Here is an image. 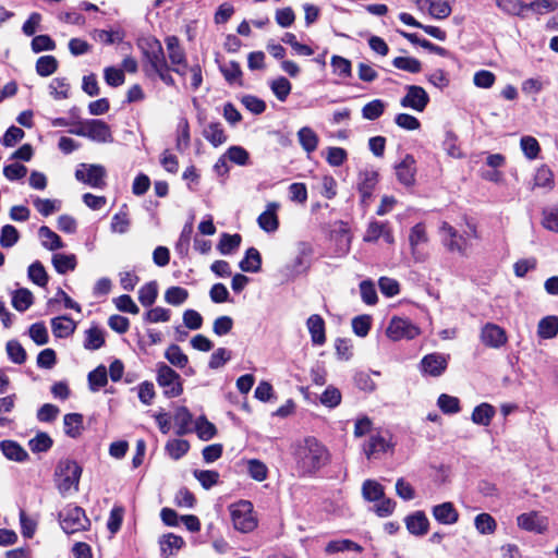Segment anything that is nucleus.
<instances>
[{
	"instance_id": "1",
	"label": "nucleus",
	"mask_w": 558,
	"mask_h": 558,
	"mask_svg": "<svg viewBox=\"0 0 558 558\" xmlns=\"http://www.w3.org/2000/svg\"><path fill=\"white\" fill-rule=\"evenodd\" d=\"M294 460L298 470L303 475H312L328 464L330 453L315 437H306L294 448Z\"/></svg>"
},
{
	"instance_id": "2",
	"label": "nucleus",
	"mask_w": 558,
	"mask_h": 558,
	"mask_svg": "<svg viewBox=\"0 0 558 558\" xmlns=\"http://www.w3.org/2000/svg\"><path fill=\"white\" fill-rule=\"evenodd\" d=\"M59 521L62 530L66 534L85 531L90 525V521L86 517L84 509L74 505H68L59 512Z\"/></svg>"
},
{
	"instance_id": "3",
	"label": "nucleus",
	"mask_w": 558,
	"mask_h": 558,
	"mask_svg": "<svg viewBox=\"0 0 558 558\" xmlns=\"http://www.w3.org/2000/svg\"><path fill=\"white\" fill-rule=\"evenodd\" d=\"M144 54L143 70L147 76H151L156 70L163 69L167 60L161 43L156 38H147L141 45Z\"/></svg>"
},
{
	"instance_id": "4",
	"label": "nucleus",
	"mask_w": 558,
	"mask_h": 558,
	"mask_svg": "<svg viewBox=\"0 0 558 558\" xmlns=\"http://www.w3.org/2000/svg\"><path fill=\"white\" fill-rule=\"evenodd\" d=\"M230 514L235 530L248 533L257 526L253 505L248 500H240L230 506Z\"/></svg>"
},
{
	"instance_id": "5",
	"label": "nucleus",
	"mask_w": 558,
	"mask_h": 558,
	"mask_svg": "<svg viewBox=\"0 0 558 558\" xmlns=\"http://www.w3.org/2000/svg\"><path fill=\"white\" fill-rule=\"evenodd\" d=\"M82 468L73 460H62L58 463L56 475L59 477L58 488L62 495L71 488L78 489Z\"/></svg>"
},
{
	"instance_id": "6",
	"label": "nucleus",
	"mask_w": 558,
	"mask_h": 558,
	"mask_svg": "<svg viewBox=\"0 0 558 558\" xmlns=\"http://www.w3.org/2000/svg\"><path fill=\"white\" fill-rule=\"evenodd\" d=\"M439 232L441 243L448 252L457 253L462 257L469 256L470 243L468 239L460 234L450 223L447 221L441 222Z\"/></svg>"
},
{
	"instance_id": "7",
	"label": "nucleus",
	"mask_w": 558,
	"mask_h": 558,
	"mask_svg": "<svg viewBox=\"0 0 558 558\" xmlns=\"http://www.w3.org/2000/svg\"><path fill=\"white\" fill-rule=\"evenodd\" d=\"M157 383L168 398L179 397L183 392L180 375L165 363L157 365Z\"/></svg>"
},
{
	"instance_id": "8",
	"label": "nucleus",
	"mask_w": 558,
	"mask_h": 558,
	"mask_svg": "<svg viewBox=\"0 0 558 558\" xmlns=\"http://www.w3.org/2000/svg\"><path fill=\"white\" fill-rule=\"evenodd\" d=\"M106 175L107 171L101 165L81 163L75 171L77 181L94 189H102L106 186Z\"/></svg>"
},
{
	"instance_id": "9",
	"label": "nucleus",
	"mask_w": 558,
	"mask_h": 558,
	"mask_svg": "<svg viewBox=\"0 0 558 558\" xmlns=\"http://www.w3.org/2000/svg\"><path fill=\"white\" fill-rule=\"evenodd\" d=\"M428 243V235L423 223H416L410 229L409 244L412 258L415 263H424L428 258L425 245Z\"/></svg>"
},
{
	"instance_id": "10",
	"label": "nucleus",
	"mask_w": 558,
	"mask_h": 558,
	"mask_svg": "<svg viewBox=\"0 0 558 558\" xmlns=\"http://www.w3.org/2000/svg\"><path fill=\"white\" fill-rule=\"evenodd\" d=\"M420 333V329L408 318L393 316L386 329L387 337L392 341L402 339H414Z\"/></svg>"
},
{
	"instance_id": "11",
	"label": "nucleus",
	"mask_w": 558,
	"mask_h": 558,
	"mask_svg": "<svg viewBox=\"0 0 558 558\" xmlns=\"http://www.w3.org/2000/svg\"><path fill=\"white\" fill-rule=\"evenodd\" d=\"M407 94L401 98L400 105L403 108H411L422 112L429 102V96L425 89L417 85H407Z\"/></svg>"
},
{
	"instance_id": "12",
	"label": "nucleus",
	"mask_w": 558,
	"mask_h": 558,
	"mask_svg": "<svg viewBox=\"0 0 558 558\" xmlns=\"http://www.w3.org/2000/svg\"><path fill=\"white\" fill-rule=\"evenodd\" d=\"M393 168L399 183L407 187L415 184L416 160L413 155L405 154L401 161L397 162Z\"/></svg>"
},
{
	"instance_id": "13",
	"label": "nucleus",
	"mask_w": 558,
	"mask_h": 558,
	"mask_svg": "<svg viewBox=\"0 0 558 558\" xmlns=\"http://www.w3.org/2000/svg\"><path fill=\"white\" fill-rule=\"evenodd\" d=\"M448 357L440 353L425 355L421 361L422 373L433 377L440 376L447 368Z\"/></svg>"
},
{
	"instance_id": "14",
	"label": "nucleus",
	"mask_w": 558,
	"mask_h": 558,
	"mask_svg": "<svg viewBox=\"0 0 558 558\" xmlns=\"http://www.w3.org/2000/svg\"><path fill=\"white\" fill-rule=\"evenodd\" d=\"M481 341L489 348H500L507 342L506 331L496 324L487 323L481 331Z\"/></svg>"
},
{
	"instance_id": "15",
	"label": "nucleus",
	"mask_w": 558,
	"mask_h": 558,
	"mask_svg": "<svg viewBox=\"0 0 558 558\" xmlns=\"http://www.w3.org/2000/svg\"><path fill=\"white\" fill-rule=\"evenodd\" d=\"M87 138L98 143L112 142L110 126L102 120H87Z\"/></svg>"
},
{
	"instance_id": "16",
	"label": "nucleus",
	"mask_w": 558,
	"mask_h": 558,
	"mask_svg": "<svg viewBox=\"0 0 558 558\" xmlns=\"http://www.w3.org/2000/svg\"><path fill=\"white\" fill-rule=\"evenodd\" d=\"M279 209V204L276 202L268 203L266 206V210L263 211L258 218L257 223L262 230L265 232L271 233L278 230L279 220L277 216V210Z\"/></svg>"
},
{
	"instance_id": "17",
	"label": "nucleus",
	"mask_w": 558,
	"mask_h": 558,
	"mask_svg": "<svg viewBox=\"0 0 558 558\" xmlns=\"http://www.w3.org/2000/svg\"><path fill=\"white\" fill-rule=\"evenodd\" d=\"M433 515L441 524H454L459 520V513L452 502L446 501L433 508Z\"/></svg>"
},
{
	"instance_id": "18",
	"label": "nucleus",
	"mask_w": 558,
	"mask_h": 558,
	"mask_svg": "<svg viewBox=\"0 0 558 558\" xmlns=\"http://www.w3.org/2000/svg\"><path fill=\"white\" fill-rule=\"evenodd\" d=\"M306 326L311 335L312 342L316 345H323L326 342L325 322L318 314H313L307 318Z\"/></svg>"
},
{
	"instance_id": "19",
	"label": "nucleus",
	"mask_w": 558,
	"mask_h": 558,
	"mask_svg": "<svg viewBox=\"0 0 558 558\" xmlns=\"http://www.w3.org/2000/svg\"><path fill=\"white\" fill-rule=\"evenodd\" d=\"M405 525L412 535L423 536L428 531L429 522L423 511H416L405 518Z\"/></svg>"
},
{
	"instance_id": "20",
	"label": "nucleus",
	"mask_w": 558,
	"mask_h": 558,
	"mask_svg": "<svg viewBox=\"0 0 558 558\" xmlns=\"http://www.w3.org/2000/svg\"><path fill=\"white\" fill-rule=\"evenodd\" d=\"M517 522L519 527L529 532L542 533L546 529L543 518L535 511L520 514Z\"/></svg>"
},
{
	"instance_id": "21",
	"label": "nucleus",
	"mask_w": 558,
	"mask_h": 558,
	"mask_svg": "<svg viewBox=\"0 0 558 558\" xmlns=\"http://www.w3.org/2000/svg\"><path fill=\"white\" fill-rule=\"evenodd\" d=\"M390 447L386 437L380 434L371 435L367 442L364 445V452L367 459L378 458L379 454L385 453Z\"/></svg>"
},
{
	"instance_id": "22",
	"label": "nucleus",
	"mask_w": 558,
	"mask_h": 558,
	"mask_svg": "<svg viewBox=\"0 0 558 558\" xmlns=\"http://www.w3.org/2000/svg\"><path fill=\"white\" fill-rule=\"evenodd\" d=\"M376 184L377 173L375 171H364L360 173L357 189L363 203H366L372 197Z\"/></svg>"
},
{
	"instance_id": "23",
	"label": "nucleus",
	"mask_w": 558,
	"mask_h": 558,
	"mask_svg": "<svg viewBox=\"0 0 558 558\" xmlns=\"http://www.w3.org/2000/svg\"><path fill=\"white\" fill-rule=\"evenodd\" d=\"M0 449L9 460L24 462L28 459L27 451L14 440L0 441Z\"/></svg>"
},
{
	"instance_id": "24",
	"label": "nucleus",
	"mask_w": 558,
	"mask_h": 558,
	"mask_svg": "<svg viewBox=\"0 0 558 558\" xmlns=\"http://www.w3.org/2000/svg\"><path fill=\"white\" fill-rule=\"evenodd\" d=\"M159 544L162 556L165 558H171L184 546L185 543L181 536L169 533L160 538Z\"/></svg>"
},
{
	"instance_id": "25",
	"label": "nucleus",
	"mask_w": 558,
	"mask_h": 558,
	"mask_svg": "<svg viewBox=\"0 0 558 558\" xmlns=\"http://www.w3.org/2000/svg\"><path fill=\"white\" fill-rule=\"evenodd\" d=\"M296 135L301 147L307 153V155L317 149L319 137L313 129L310 126H303L298 131Z\"/></svg>"
},
{
	"instance_id": "26",
	"label": "nucleus",
	"mask_w": 558,
	"mask_h": 558,
	"mask_svg": "<svg viewBox=\"0 0 558 558\" xmlns=\"http://www.w3.org/2000/svg\"><path fill=\"white\" fill-rule=\"evenodd\" d=\"M165 41L168 50V56L172 65L186 66L185 53L180 46L179 38L175 36H168Z\"/></svg>"
},
{
	"instance_id": "27",
	"label": "nucleus",
	"mask_w": 558,
	"mask_h": 558,
	"mask_svg": "<svg viewBox=\"0 0 558 558\" xmlns=\"http://www.w3.org/2000/svg\"><path fill=\"white\" fill-rule=\"evenodd\" d=\"M495 414V408L489 403L483 402L474 408L471 420L474 424L488 426Z\"/></svg>"
},
{
	"instance_id": "28",
	"label": "nucleus",
	"mask_w": 558,
	"mask_h": 558,
	"mask_svg": "<svg viewBox=\"0 0 558 558\" xmlns=\"http://www.w3.org/2000/svg\"><path fill=\"white\" fill-rule=\"evenodd\" d=\"M38 235L40 238L41 245L49 251H56L64 247V243L61 238L47 226H41L39 228Z\"/></svg>"
},
{
	"instance_id": "29",
	"label": "nucleus",
	"mask_w": 558,
	"mask_h": 558,
	"mask_svg": "<svg viewBox=\"0 0 558 558\" xmlns=\"http://www.w3.org/2000/svg\"><path fill=\"white\" fill-rule=\"evenodd\" d=\"M558 333V317L549 315L542 318L537 325V336L541 339H553Z\"/></svg>"
},
{
	"instance_id": "30",
	"label": "nucleus",
	"mask_w": 558,
	"mask_h": 558,
	"mask_svg": "<svg viewBox=\"0 0 558 558\" xmlns=\"http://www.w3.org/2000/svg\"><path fill=\"white\" fill-rule=\"evenodd\" d=\"M131 219L128 213V206L124 204L121 209L113 215L110 223V230L113 233L124 234L130 230Z\"/></svg>"
},
{
	"instance_id": "31",
	"label": "nucleus",
	"mask_w": 558,
	"mask_h": 558,
	"mask_svg": "<svg viewBox=\"0 0 558 558\" xmlns=\"http://www.w3.org/2000/svg\"><path fill=\"white\" fill-rule=\"evenodd\" d=\"M51 328L57 338H66L74 332L75 324L71 318L60 316L51 319Z\"/></svg>"
},
{
	"instance_id": "32",
	"label": "nucleus",
	"mask_w": 558,
	"mask_h": 558,
	"mask_svg": "<svg viewBox=\"0 0 558 558\" xmlns=\"http://www.w3.org/2000/svg\"><path fill=\"white\" fill-rule=\"evenodd\" d=\"M64 433L71 438H77L83 430V415L69 413L63 417Z\"/></svg>"
},
{
	"instance_id": "33",
	"label": "nucleus",
	"mask_w": 558,
	"mask_h": 558,
	"mask_svg": "<svg viewBox=\"0 0 558 558\" xmlns=\"http://www.w3.org/2000/svg\"><path fill=\"white\" fill-rule=\"evenodd\" d=\"M52 265L58 274L64 275L76 267V257L74 254L57 253L52 255Z\"/></svg>"
},
{
	"instance_id": "34",
	"label": "nucleus",
	"mask_w": 558,
	"mask_h": 558,
	"mask_svg": "<svg viewBox=\"0 0 558 558\" xmlns=\"http://www.w3.org/2000/svg\"><path fill=\"white\" fill-rule=\"evenodd\" d=\"M241 270L245 272H257L260 270L262 256L255 247H250L245 257L239 264Z\"/></svg>"
},
{
	"instance_id": "35",
	"label": "nucleus",
	"mask_w": 558,
	"mask_h": 558,
	"mask_svg": "<svg viewBox=\"0 0 558 558\" xmlns=\"http://www.w3.org/2000/svg\"><path fill=\"white\" fill-rule=\"evenodd\" d=\"M225 80L230 85H242V70L236 61H230L219 66Z\"/></svg>"
},
{
	"instance_id": "36",
	"label": "nucleus",
	"mask_w": 558,
	"mask_h": 558,
	"mask_svg": "<svg viewBox=\"0 0 558 558\" xmlns=\"http://www.w3.org/2000/svg\"><path fill=\"white\" fill-rule=\"evenodd\" d=\"M34 296L28 289L21 288L12 294V306L19 312H25L33 304Z\"/></svg>"
},
{
	"instance_id": "37",
	"label": "nucleus",
	"mask_w": 558,
	"mask_h": 558,
	"mask_svg": "<svg viewBox=\"0 0 558 558\" xmlns=\"http://www.w3.org/2000/svg\"><path fill=\"white\" fill-rule=\"evenodd\" d=\"M241 241L242 238L238 233H222L217 248L222 255H229L239 248Z\"/></svg>"
},
{
	"instance_id": "38",
	"label": "nucleus",
	"mask_w": 558,
	"mask_h": 558,
	"mask_svg": "<svg viewBox=\"0 0 558 558\" xmlns=\"http://www.w3.org/2000/svg\"><path fill=\"white\" fill-rule=\"evenodd\" d=\"M496 5L507 14L525 17L526 3L521 0H496Z\"/></svg>"
},
{
	"instance_id": "39",
	"label": "nucleus",
	"mask_w": 558,
	"mask_h": 558,
	"mask_svg": "<svg viewBox=\"0 0 558 558\" xmlns=\"http://www.w3.org/2000/svg\"><path fill=\"white\" fill-rule=\"evenodd\" d=\"M475 529L480 534L489 535L497 529L496 520L489 513H480L474 519Z\"/></svg>"
},
{
	"instance_id": "40",
	"label": "nucleus",
	"mask_w": 558,
	"mask_h": 558,
	"mask_svg": "<svg viewBox=\"0 0 558 558\" xmlns=\"http://www.w3.org/2000/svg\"><path fill=\"white\" fill-rule=\"evenodd\" d=\"M204 137L211 143L215 147L223 144L227 141L223 129L220 123H209L204 129Z\"/></svg>"
},
{
	"instance_id": "41",
	"label": "nucleus",
	"mask_w": 558,
	"mask_h": 558,
	"mask_svg": "<svg viewBox=\"0 0 558 558\" xmlns=\"http://www.w3.org/2000/svg\"><path fill=\"white\" fill-rule=\"evenodd\" d=\"M190 444L184 439H171L166 444L165 450L173 460H179L187 453Z\"/></svg>"
},
{
	"instance_id": "42",
	"label": "nucleus",
	"mask_w": 558,
	"mask_h": 558,
	"mask_svg": "<svg viewBox=\"0 0 558 558\" xmlns=\"http://www.w3.org/2000/svg\"><path fill=\"white\" fill-rule=\"evenodd\" d=\"M158 295V286L156 281H150L145 283L140 290H138V301L143 306H151Z\"/></svg>"
},
{
	"instance_id": "43",
	"label": "nucleus",
	"mask_w": 558,
	"mask_h": 558,
	"mask_svg": "<svg viewBox=\"0 0 558 558\" xmlns=\"http://www.w3.org/2000/svg\"><path fill=\"white\" fill-rule=\"evenodd\" d=\"M108 383L107 368L104 365H99L88 374V385L92 391H98L105 387Z\"/></svg>"
},
{
	"instance_id": "44",
	"label": "nucleus",
	"mask_w": 558,
	"mask_h": 558,
	"mask_svg": "<svg viewBox=\"0 0 558 558\" xmlns=\"http://www.w3.org/2000/svg\"><path fill=\"white\" fill-rule=\"evenodd\" d=\"M174 422L177 425V435L183 436L190 432L192 414L186 408L181 407L175 411Z\"/></svg>"
},
{
	"instance_id": "45",
	"label": "nucleus",
	"mask_w": 558,
	"mask_h": 558,
	"mask_svg": "<svg viewBox=\"0 0 558 558\" xmlns=\"http://www.w3.org/2000/svg\"><path fill=\"white\" fill-rule=\"evenodd\" d=\"M27 275L29 280L39 287H46L48 283L47 271L39 260L29 265Z\"/></svg>"
},
{
	"instance_id": "46",
	"label": "nucleus",
	"mask_w": 558,
	"mask_h": 558,
	"mask_svg": "<svg viewBox=\"0 0 558 558\" xmlns=\"http://www.w3.org/2000/svg\"><path fill=\"white\" fill-rule=\"evenodd\" d=\"M51 437L44 432L37 433V435L28 440V447L34 453L46 452L52 447Z\"/></svg>"
},
{
	"instance_id": "47",
	"label": "nucleus",
	"mask_w": 558,
	"mask_h": 558,
	"mask_svg": "<svg viewBox=\"0 0 558 558\" xmlns=\"http://www.w3.org/2000/svg\"><path fill=\"white\" fill-rule=\"evenodd\" d=\"M105 343L104 331L98 327H92L86 330L84 348L87 350H98Z\"/></svg>"
},
{
	"instance_id": "48",
	"label": "nucleus",
	"mask_w": 558,
	"mask_h": 558,
	"mask_svg": "<svg viewBox=\"0 0 558 558\" xmlns=\"http://www.w3.org/2000/svg\"><path fill=\"white\" fill-rule=\"evenodd\" d=\"M363 497L368 501H377L384 497V487L376 481L366 480L362 486Z\"/></svg>"
},
{
	"instance_id": "49",
	"label": "nucleus",
	"mask_w": 558,
	"mask_h": 558,
	"mask_svg": "<svg viewBox=\"0 0 558 558\" xmlns=\"http://www.w3.org/2000/svg\"><path fill=\"white\" fill-rule=\"evenodd\" d=\"M58 69V60L53 56H43L36 62V72L46 77L53 74Z\"/></svg>"
},
{
	"instance_id": "50",
	"label": "nucleus",
	"mask_w": 558,
	"mask_h": 558,
	"mask_svg": "<svg viewBox=\"0 0 558 558\" xmlns=\"http://www.w3.org/2000/svg\"><path fill=\"white\" fill-rule=\"evenodd\" d=\"M386 104L381 99H374L362 108V117L366 120H377L383 116Z\"/></svg>"
},
{
	"instance_id": "51",
	"label": "nucleus",
	"mask_w": 558,
	"mask_h": 558,
	"mask_svg": "<svg viewBox=\"0 0 558 558\" xmlns=\"http://www.w3.org/2000/svg\"><path fill=\"white\" fill-rule=\"evenodd\" d=\"M395 68L409 72L418 73L422 71V63L413 57H397L392 60Z\"/></svg>"
},
{
	"instance_id": "52",
	"label": "nucleus",
	"mask_w": 558,
	"mask_h": 558,
	"mask_svg": "<svg viewBox=\"0 0 558 558\" xmlns=\"http://www.w3.org/2000/svg\"><path fill=\"white\" fill-rule=\"evenodd\" d=\"M189 298V291L182 287H170L165 292V301L173 306L182 305Z\"/></svg>"
},
{
	"instance_id": "53",
	"label": "nucleus",
	"mask_w": 558,
	"mask_h": 558,
	"mask_svg": "<svg viewBox=\"0 0 558 558\" xmlns=\"http://www.w3.org/2000/svg\"><path fill=\"white\" fill-rule=\"evenodd\" d=\"M270 88L280 101H284L291 93L292 85L288 78L280 76L270 83Z\"/></svg>"
},
{
	"instance_id": "54",
	"label": "nucleus",
	"mask_w": 558,
	"mask_h": 558,
	"mask_svg": "<svg viewBox=\"0 0 558 558\" xmlns=\"http://www.w3.org/2000/svg\"><path fill=\"white\" fill-rule=\"evenodd\" d=\"M166 359L175 367L183 368L187 362V355L177 344H171L165 353Z\"/></svg>"
},
{
	"instance_id": "55",
	"label": "nucleus",
	"mask_w": 558,
	"mask_h": 558,
	"mask_svg": "<svg viewBox=\"0 0 558 558\" xmlns=\"http://www.w3.org/2000/svg\"><path fill=\"white\" fill-rule=\"evenodd\" d=\"M9 359L15 364H23L26 361L27 354L25 349L17 340H10L5 345Z\"/></svg>"
},
{
	"instance_id": "56",
	"label": "nucleus",
	"mask_w": 558,
	"mask_h": 558,
	"mask_svg": "<svg viewBox=\"0 0 558 558\" xmlns=\"http://www.w3.org/2000/svg\"><path fill=\"white\" fill-rule=\"evenodd\" d=\"M33 204H34L35 208L38 210V213H40L45 217L50 216L54 211L60 210V207H61L60 201L40 198V197H36L33 201Z\"/></svg>"
},
{
	"instance_id": "57",
	"label": "nucleus",
	"mask_w": 558,
	"mask_h": 558,
	"mask_svg": "<svg viewBox=\"0 0 558 558\" xmlns=\"http://www.w3.org/2000/svg\"><path fill=\"white\" fill-rule=\"evenodd\" d=\"M437 405L445 414H456L460 411L459 399L447 393H441L438 397Z\"/></svg>"
},
{
	"instance_id": "58",
	"label": "nucleus",
	"mask_w": 558,
	"mask_h": 558,
	"mask_svg": "<svg viewBox=\"0 0 558 558\" xmlns=\"http://www.w3.org/2000/svg\"><path fill=\"white\" fill-rule=\"evenodd\" d=\"M330 64L335 74L343 78L352 75V65L350 60L340 56H332Z\"/></svg>"
},
{
	"instance_id": "59",
	"label": "nucleus",
	"mask_w": 558,
	"mask_h": 558,
	"mask_svg": "<svg viewBox=\"0 0 558 558\" xmlns=\"http://www.w3.org/2000/svg\"><path fill=\"white\" fill-rule=\"evenodd\" d=\"M20 233L17 229L12 225H5L1 229L0 233V245L3 248H10L17 243Z\"/></svg>"
},
{
	"instance_id": "60",
	"label": "nucleus",
	"mask_w": 558,
	"mask_h": 558,
	"mask_svg": "<svg viewBox=\"0 0 558 558\" xmlns=\"http://www.w3.org/2000/svg\"><path fill=\"white\" fill-rule=\"evenodd\" d=\"M49 89L54 99H65L69 97L70 84L66 78L56 77L50 82Z\"/></svg>"
},
{
	"instance_id": "61",
	"label": "nucleus",
	"mask_w": 558,
	"mask_h": 558,
	"mask_svg": "<svg viewBox=\"0 0 558 558\" xmlns=\"http://www.w3.org/2000/svg\"><path fill=\"white\" fill-rule=\"evenodd\" d=\"M454 0H430V15L435 19H446L451 13V3Z\"/></svg>"
},
{
	"instance_id": "62",
	"label": "nucleus",
	"mask_w": 558,
	"mask_h": 558,
	"mask_svg": "<svg viewBox=\"0 0 558 558\" xmlns=\"http://www.w3.org/2000/svg\"><path fill=\"white\" fill-rule=\"evenodd\" d=\"M542 216V226L551 232L558 233V207L544 208Z\"/></svg>"
},
{
	"instance_id": "63",
	"label": "nucleus",
	"mask_w": 558,
	"mask_h": 558,
	"mask_svg": "<svg viewBox=\"0 0 558 558\" xmlns=\"http://www.w3.org/2000/svg\"><path fill=\"white\" fill-rule=\"evenodd\" d=\"M360 293L362 301L367 305H375L378 301L375 284L371 280H363L360 283Z\"/></svg>"
},
{
	"instance_id": "64",
	"label": "nucleus",
	"mask_w": 558,
	"mask_h": 558,
	"mask_svg": "<svg viewBox=\"0 0 558 558\" xmlns=\"http://www.w3.org/2000/svg\"><path fill=\"white\" fill-rule=\"evenodd\" d=\"M194 476L205 489L211 488L219 480V473L213 470H195Z\"/></svg>"
}]
</instances>
